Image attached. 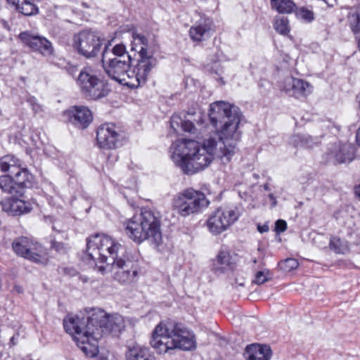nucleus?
<instances>
[{
  "label": "nucleus",
  "instance_id": "obj_31",
  "mask_svg": "<svg viewBox=\"0 0 360 360\" xmlns=\"http://www.w3.org/2000/svg\"><path fill=\"white\" fill-rule=\"evenodd\" d=\"M290 143L295 147H308L313 146L314 142L311 136L303 134H295L290 138Z\"/></svg>",
  "mask_w": 360,
  "mask_h": 360
},
{
  "label": "nucleus",
  "instance_id": "obj_6",
  "mask_svg": "<svg viewBox=\"0 0 360 360\" xmlns=\"http://www.w3.org/2000/svg\"><path fill=\"white\" fill-rule=\"evenodd\" d=\"M161 217L158 212L144 208L124 223L127 236L137 244L145 240L158 245L162 241Z\"/></svg>",
  "mask_w": 360,
  "mask_h": 360
},
{
  "label": "nucleus",
  "instance_id": "obj_4",
  "mask_svg": "<svg viewBox=\"0 0 360 360\" xmlns=\"http://www.w3.org/2000/svg\"><path fill=\"white\" fill-rule=\"evenodd\" d=\"M131 51L138 52L140 57L131 69H129L131 61L101 58V62L105 72L112 79L134 89L146 84L158 60L148 49V39L141 34L133 33Z\"/></svg>",
  "mask_w": 360,
  "mask_h": 360
},
{
  "label": "nucleus",
  "instance_id": "obj_23",
  "mask_svg": "<svg viewBox=\"0 0 360 360\" xmlns=\"http://www.w3.org/2000/svg\"><path fill=\"white\" fill-rule=\"evenodd\" d=\"M127 360H155L149 349L140 346L129 348L126 353Z\"/></svg>",
  "mask_w": 360,
  "mask_h": 360
},
{
  "label": "nucleus",
  "instance_id": "obj_28",
  "mask_svg": "<svg viewBox=\"0 0 360 360\" xmlns=\"http://www.w3.org/2000/svg\"><path fill=\"white\" fill-rule=\"evenodd\" d=\"M170 125L174 131H177V128L179 126H181L183 131L186 132L194 133L195 130V127L191 121L188 120H183L179 115H176L172 116L170 119Z\"/></svg>",
  "mask_w": 360,
  "mask_h": 360
},
{
  "label": "nucleus",
  "instance_id": "obj_27",
  "mask_svg": "<svg viewBox=\"0 0 360 360\" xmlns=\"http://www.w3.org/2000/svg\"><path fill=\"white\" fill-rule=\"evenodd\" d=\"M271 6L279 13L289 14L296 9V4L292 0H271Z\"/></svg>",
  "mask_w": 360,
  "mask_h": 360
},
{
  "label": "nucleus",
  "instance_id": "obj_7",
  "mask_svg": "<svg viewBox=\"0 0 360 360\" xmlns=\"http://www.w3.org/2000/svg\"><path fill=\"white\" fill-rule=\"evenodd\" d=\"M208 205L205 194L193 188L182 191L173 200L174 210L184 217L200 212Z\"/></svg>",
  "mask_w": 360,
  "mask_h": 360
},
{
  "label": "nucleus",
  "instance_id": "obj_1",
  "mask_svg": "<svg viewBox=\"0 0 360 360\" xmlns=\"http://www.w3.org/2000/svg\"><path fill=\"white\" fill-rule=\"evenodd\" d=\"M241 115L239 108L229 103L216 101L210 104L209 118L217 129V139L210 137L202 145L193 139L176 141L171 147L175 165L190 175L208 167L215 158L223 164L229 162L238 150Z\"/></svg>",
  "mask_w": 360,
  "mask_h": 360
},
{
  "label": "nucleus",
  "instance_id": "obj_12",
  "mask_svg": "<svg viewBox=\"0 0 360 360\" xmlns=\"http://www.w3.org/2000/svg\"><path fill=\"white\" fill-rule=\"evenodd\" d=\"M121 130L113 123L101 124L96 131L97 143L104 149H114L121 144Z\"/></svg>",
  "mask_w": 360,
  "mask_h": 360
},
{
  "label": "nucleus",
  "instance_id": "obj_29",
  "mask_svg": "<svg viewBox=\"0 0 360 360\" xmlns=\"http://www.w3.org/2000/svg\"><path fill=\"white\" fill-rule=\"evenodd\" d=\"M347 23L354 34L360 32V8L352 9L348 13Z\"/></svg>",
  "mask_w": 360,
  "mask_h": 360
},
{
  "label": "nucleus",
  "instance_id": "obj_5",
  "mask_svg": "<svg viewBox=\"0 0 360 360\" xmlns=\"http://www.w3.org/2000/svg\"><path fill=\"white\" fill-rule=\"evenodd\" d=\"M150 343L160 354H172L176 349L189 351L196 347L193 333L183 324L170 320L162 321L155 328Z\"/></svg>",
  "mask_w": 360,
  "mask_h": 360
},
{
  "label": "nucleus",
  "instance_id": "obj_41",
  "mask_svg": "<svg viewBox=\"0 0 360 360\" xmlns=\"http://www.w3.org/2000/svg\"><path fill=\"white\" fill-rule=\"evenodd\" d=\"M354 193L356 196L360 200V184L354 188Z\"/></svg>",
  "mask_w": 360,
  "mask_h": 360
},
{
  "label": "nucleus",
  "instance_id": "obj_46",
  "mask_svg": "<svg viewBox=\"0 0 360 360\" xmlns=\"http://www.w3.org/2000/svg\"><path fill=\"white\" fill-rule=\"evenodd\" d=\"M252 262H253L254 264H256V263H257V259H254L252 260Z\"/></svg>",
  "mask_w": 360,
  "mask_h": 360
},
{
  "label": "nucleus",
  "instance_id": "obj_32",
  "mask_svg": "<svg viewBox=\"0 0 360 360\" xmlns=\"http://www.w3.org/2000/svg\"><path fill=\"white\" fill-rule=\"evenodd\" d=\"M274 27L279 34L287 35L290 32L289 20L288 18L276 16L274 20Z\"/></svg>",
  "mask_w": 360,
  "mask_h": 360
},
{
  "label": "nucleus",
  "instance_id": "obj_47",
  "mask_svg": "<svg viewBox=\"0 0 360 360\" xmlns=\"http://www.w3.org/2000/svg\"><path fill=\"white\" fill-rule=\"evenodd\" d=\"M82 5H83L84 6H85V7H86V6H87L86 3H83V4H82Z\"/></svg>",
  "mask_w": 360,
  "mask_h": 360
},
{
  "label": "nucleus",
  "instance_id": "obj_11",
  "mask_svg": "<svg viewBox=\"0 0 360 360\" xmlns=\"http://www.w3.org/2000/svg\"><path fill=\"white\" fill-rule=\"evenodd\" d=\"M73 46L77 52L86 58L96 56L101 51L103 39L91 30H82L74 36Z\"/></svg>",
  "mask_w": 360,
  "mask_h": 360
},
{
  "label": "nucleus",
  "instance_id": "obj_21",
  "mask_svg": "<svg viewBox=\"0 0 360 360\" xmlns=\"http://www.w3.org/2000/svg\"><path fill=\"white\" fill-rule=\"evenodd\" d=\"M15 185L19 190L23 191L25 188H31L34 184V176L25 168L20 167L13 174ZM24 193V191H22Z\"/></svg>",
  "mask_w": 360,
  "mask_h": 360
},
{
  "label": "nucleus",
  "instance_id": "obj_38",
  "mask_svg": "<svg viewBox=\"0 0 360 360\" xmlns=\"http://www.w3.org/2000/svg\"><path fill=\"white\" fill-rule=\"evenodd\" d=\"M257 230L261 233H265L269 231V226L267 224L258 225Z\"/></svg>",
  "mask_w": 360,
  "mask_h": 360
},
{
  "label": "nucleus",
  "instance_id": "obj_8",
  "mask_svg": "<svg viewBox=\"0 0 360 360\" xmlns=\"http://www.w3.org/2000/svg\"><path fill=\"white\" fill-rule=\"evenodd\" d=\"M241 205L221 206L216 209L207 220V226L213 235L226 231L237 221L243 213Z\"/></svg>",
  "mask_w": 360,
  "mask_h": 360
},
{
  "label": "nucleus",
  "instance_id": "obj_20",
  "mask_svg": "<svg viewBox=\"0 0 360 360\" xmlns=\"http://www.w3.org/2000/svg\"><path fill=\"white\" fill-rule=\"evenodd\" d=\"M245 354L248 360H270L272 355L269 346L257 344L247 346Z\"/></svg>",
  "mask_w": 360,
  "mask_h": 360
},
{
  "label": "nucleus",
  "instance_id": "obj_25",
  "mask_svg": "<svg viewBox=\"0 0 360 360\" xmlns=\"http://www.w3.org/2000/svg\"><path fill=\"white\" fill-rule=\"evenodd\" d=\"M20 167V160L13 155H5L0 159L1 170L3 172H8L11 176H13Z\"/></svg>",
  "mask_w": 360,
  "mask_h": 360
},
{
  "label": "nucleus",
  "instance_id": "obj_33",
  "mask_svg": "<svg viewBox=\"0 0 360 360\" xmlns=\"http://www.w3.org/2000/svg\"><path fill=\"white\" fill-rule=\"evenodd\" d=\"M271 278V274L269 270L264 269L256 273L252 282L257 285H262Z\"/></svg>",
  "mask_w": 360,
  "mask_h": 360
},
{
  "label": "nucleus",
  "instance_id": "obj_14",
  "mask_svg": "<svg viewBox=\"0 0 360 360\" xmlns=\"http://www.w3.org/2000/svg\"><path fill=\"white\" fill-rule=\"evenodd\" d=\"M282 90L289 96L301 98L309 95L312 92V86L304 79L287 77L283 81Z\"/></svg>",
  "mask_w": 360,
  "mask_h": 360
},
{
  "label": "nucleus",
  "instance_id": "obj_17",
  "mask_svg": "<svg viewBox=\"0 0 360 360\" xmlns=\"http://www.w3.org/2000/svg\"><path fill=\"white\" fill-rule=\"evenodd\" d=\"M2 210L11 215L29 213L32 207L29 202L14 197L8 198L1 202Z\"/></svg>",
  "mask_w": 360,
  "mask_h": 360
},
{
  "label": "nucleus",
  "instance_id": "obj_3",
  "mask_svg": "<svg viewBox=\"0 0 360 360\" xmlns=\"http://www.w3.org/2000/svg\"><path fill=\"white\" fill-rule=\"evenodd\" d=\"M124 250L122 245L115 239L97 233L86 239L85 259L92 266H96L102 274L111 272L115 280L121 283L133 281L139 268L136 260L128 257H117Z\"/></svg>",
  "mask_w": 360,
  "mask_h": 360
},
{
  "label": "nucleus",
  "instance_id": "obj_45",
  "mask_svg": "<svg viewBox=\"0 0 360 360\" xmlns=\"http://www.w3.org/2000/svg\"><path fill=\"white\" fill-rule=\"evenodd\" d=\"M51 247H52L53 249H55V250H56V242H55V241H53V242H52V245H51Z\"/></svg>",
  "mask_w": 360,
  "mask_h": 360
},
{
  "label": "nucleus",
  "instance_id": "obj_42",
  "mask_svg": "<svg viewBox=\"0 0 360 360\" xmlns=\"http://www.w3.org/2000/svg\"><path fill=\"white\" fill-rule=\"evenodd\" d=\"M10 342H11V344H12L13 345H15L16 344V342H15V336L13 335L11 340H10Z\"/></svg>",
  "mask_w": 360,
  "mask_h": 360
},
{
  "label": "nucleus",
  "instance_id": "obj_40",
  "mask_svg": "<svg viewBox=\"0 0 360 360\" xmlns=\"http://www.w3.org/2000/svg\"><path fill=\"white\" fill-rule=\"evenodd\" d=\"M269 198L271 201V207H274L277 205V200L273 193L269 194Z\"/></svg>",
  "mask_w": 360,
  "mask_h": 360
},
{
  "label": "nucleus",
  "instance_id": "obj_16",
  "mask_svg": "<svg viewBox=\"0 0 360 360\" xmlns=\"http://www.w3.org/2000/svg\"><path fill=\"white\" fill-rule=\"evenodd\" d=\"M67 114L69 121L78 128L84 129L92 121L91 112L85 106H74L67 112Z\"/></svg>",
  "mask_w": 360,
  "mask_h": 360
},
{
  "label": "nucleus",
  "instance_id": "obj_37",
  "mask_svg": "<svg viewBox=\"0 0 360 360\" xmlns=\"http://www.w3.org/2000/svg\"><path fill=\"white\" fill-rule=\"evenodd\" d=\"M287 229V223L285 220L278 219L275 223V231L277 233L284 232Z\"/></svg>",
  "mask_w": 360,
  "mask_h": 360
},
{
  "label": "nucleus",
  "instance_id": "obj_22",
  "mask_svg": "<svg viewBox=\"0 0 360 360\" xmlns=\"http://www.w3.org/2000/svg\"><path fill=\"white\" fill-rule=\"evenodd\" d=\"M8 3L15 6L17 11L25 15H32L38 13V8L34 5V0H6Z\"/></svg>",
  "mask_w": 360,
  "mask_h": 360
},
{
  "label": "nucleus",
  "instance_id": "obj_43",
  "mask_svg": "<svg viewBox=\"0 0 360 360\" xmlns=\"http://www.w3.org/2000/svg\"><path fill=\"white\" fill-rule=\"evenodd\" d=\"M264 190H266V191H269V184H265L264 185Z\"/></svg>",
  "mask_w": 360,
  "mask_h": 360
},
{
  "label": "nucleus",
  "instance_id": "obj_2",
  "mask_svg": "<svg viewBox=\"0 0 360 360\" xmlns=\"http://www.w3.org/2000/svg\"><path fill=\"white\" fill-rule=\"evenodd\" d=\"M63 326L84 354L94 357L98 353V340L108 334L120 333L124 321L120 314L110 315L101 309L91 308L81 315H68Z\"/></svg>",
  "mask_w": 360,
  "mask_h": 360
},
{
  "label": "nucleus",
  "instance_id": "obj_35",
  "mask_svg": "<svg viewBox=\"0 0 360 360\" xmlns=\"http://www.w3.org/2000/svg\"><path fill=\"white\" fill-rule=\"evenodd\" d=\"M299 263L297 259L294 258H288L280 263L281 268L285 271H291L297 269Z\"/></svg>",
  "mask_w": 360,
  "mask_h": 360
},
{
  "label": "nucleus",
  "instance_id": "obj_34",
  "mask_svg": "<svg viewBox=\"0 0 360 360\" xmlns=\"http://www.w3.org/2000/svg\"><path fill=\"white\" fill-rule=\"evenodd\" d=\"M296 15L298 18L304 20L307 22H311L314 19L313 11L302 7L296 11Z\"/></svg>",
  "mask_w": 360,
  "mask_h": 360
},
{
  "label": "nucleus",
  "instance_id": "obj_36",
  "mask_svg": "<svg viewBox=\"0 0 360 360\" xmlns=\"http://www.w3.org/2000/svg\"><path fill=\"white\" fill-rule=\"evenodd\" d=\"M27 102L29 103L30 106L32 108V111L34 114L41 112L43 111L42 106L38 103L37 99L34 96H29L27 99Z\"/></svg>",
  "mask_w": 360,
  "mask_h": 360
},
{
  "label": "nucleus",
  "instance_id": "obj_10",
  "mask_svg": "<svg viewBox=\"0 0 360 360\" xmlns=\"http://www.w3.org/2000/svg\"><path fill=\"white\" fill-rule=\"evenodd\" d=\"M13 251L19 256L37 264H46L49 258L46 250L37 242L27 237H19L12 244Z\"/></svg>",
  "mask_w": 360,
  "mask_h": 360
},
{
  "label": "nucleus",
  "instance_id": "obj_18",
  "mask_svg": "<svg viewBox=\"0 0 360 360\" xmlns=\"http://www.w3.org/2000/svg\"><path fill=\"white\" fill-rule=\"evenodd\" d=\"M134 54H131V51L128 52L126 47L123 44H118L115 45L112 49L109 45H105L102 52V59H115V60H124L131 61L133 58L135 57L136 51Z\"/></svg>",
  "mask_w": 360,
  "mask_h": 360
},
{
  "label": "nucleus",
  "instance_id": "obj_13",
  "mask_svg": "<svg viewBox=\"0 0 360 360\" xmlns=\"http://www.w3.org/2000/svg\"><path fill=\"white\" fill-rule=\"evenodd\" d=\"M19 38L24 44L29 46L33 51L40 52L43 56H49L53 53V47L51 42L45 37L24 32L19 34Z\"/></svg>",
  "mask_w": 360,
  "mask_h": 360
},
{
  "label": "nucleus",
  "instance_id": "obj_44",
  "mask_svg": "<svg viewBox=\"0 0 360 360\" xmlns=\"http://www.w3.org/2000/svg\"><path fill=\"white\" fill-rule=\"evenodd\" d=\"M357 98H358V101H359V112H360V96H358Z\"/></svg>",
  "mask_w": 360,
  "mask_h": 360
},
{
  "label": "nucleus",
  "instance_id": "obj_15",
  "mask_svg": "<svg viewBox=\"0 0 360 360\" xmlns=\"http://www.w3.org/2000/svg\"><path fill=\"white\" fill-rule=\"evenodd\" d=\"M214 32L212 20L207 17H201L192 25L189 30V36L194 41H201L210 38Z\"/></svg>",
  "mask_w": 360,
  "mask_h": 360
},
{
  "label": "nucleus",
  "instance_id": "obj_26",
  "mask_svg": "<svg viewBox=\"0 0 360 360\" xmlns=\"http://www.w3.org/2000/svg\"><path fill=\"white\" fill-rule=\"evenodd\" d=\"M0 188L5 193L15 194L18 196L23 195L22 191L19 190L15 185L14 178L12 179L11 175L0 176Z\"/></svg>",
  "mask_w": 360,
  "mask_h": 360
},
{
  "label": "nucleus",
  "instance_id": "obj_24",
  "mask_svg": "<svg viewBox=\"0 0 360 360\" xmlns=\"http://www.w3.org/2000/svg\"><path fill=\"white\" fill-rule=\"evenodd\" d=\"M231 264V257L229 252L221 250L215 259L213 260L212 270L215 274H222Z\"/></svg>",
  "mask_w": 360,
  "mask_h": 360
},
{
  "label": "nucleus",
  "instance_id": "obj_9",
  "mask_svg": "<svg viewBox=\"0 0 360 360\" xmlns=\"http://www.w3.org/2000/svg\"><path fill=\"white\" fill-rule=\"evenodd\" d=\"M77 84L82 92L92 100H98L108 95V82L96 76L90 68H84L78 76Z\"/></svg>",
  "mask_w": 360,
  "mask_h": 360
},
{
  "label": "nucleus",
  "instance_id": "obj_39",
  "mask_svg": "<svg viewBox=\"0 0 360 360\" xmlns=\"http://www.w3.org/2000/svg\"><path fill=\"white\" fill-rule=\"evenodd\" d=\"M219 65H218L217 63H215L214 64V67H212V71L214 72L216 75H221L222 73V70L221 69H219Z\"/></svg>",
  "mask_w": 360,
  "mask_h": 360
},
{
  "label": "nucleus",
  "instance_id": "obj_30",
  "mask_svg": "<svg viewBox=\"0 0 360 360\" xmlns=\"http://www.w3.org/2000/svg\"><path fill=\"white\" fill-rule=\"evenodd\" d=\"M330 248L337 254H345L349 251L347 241L342 240L338 237H332L330 240Z\"/></svg>",
  "mask_w": 360,
  "mask_h": 360
},
{
  "label": "nucleus",
  "instance_id": "obj_19",
  "mask_svg": "<svg viewBox=\"0 0 360 360\" xmlns=\"http://www.w3.org/2000/svg\"><path fill=\"white\" fill-rule=\"evenodd\" d=\"M330 155L338 162H350L354 159V148L349 143H338L333 146Z\"/></svg>",
  "mask_w": 360,
  "mask_h": 360
}]
</instances>
